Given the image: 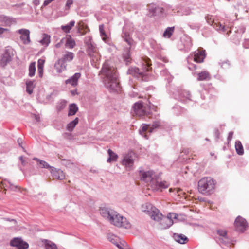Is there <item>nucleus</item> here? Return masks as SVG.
<instances>
[{
    "label": "nucleus",
    "instance_id": "41",
    "mask_svg": "<svg viewBox=\"0 0 249 249\" xmlns=\"http://www.w3.org/2000/svg\"><path fill=\"white\" fill-rule=\"evenodd\" d=\"M116 238L117 237L115 236L114 235H111L108 237V239L109 240V241L111 242L112 243L116 245V246L120 249H124L122 247V246L116 242Z\"/></svg>",
    "mask_w": 249,
    "mask_h": 249
},
{
    "label": "nucleus",
    "instance_id": "35",
    "mask_svg": "<svg viewBox=\"0 0 249 249\" xmlns=\"http://www.w3.org/2000/svg\"><path fill=\"white\" fill-rule=\"evenodd\" d=\"M151 204L146 203L142 206V211L148 214L155 208Z\"/></svg>",
    "mask_w": 249,
    "mask_h": 249
},
{
    "label": "nucleus",
    "instance_id": "22",
    "mask_svg": "<svg viewBox=\"0 0 249 249\" xmlns=\"http://www.w3.org/2000/svg\"><path fill=\"white\" fill-rule=\"evenodd\" d=\"M148 215L153 220L156 221H160L163 216L162 213L156 208H154Z\"/></svg>",
    "mask_w": 249,
    "mask_h": 249
},
{
    "label": "nucleus",
    "instance_id": "45",
    "mask_svg": "<svg viewBox=\"0 0 249 249\" xmlns=\"http://www.w3.org/2000/svg\"><path fill=\"white\" fill-rule=\"evenodd\" d=\"M217 234L222 237H226L227 235V232L225 230H218L217 231Z\"/></svg>",
    "mask_w": 249,
    "mask_h": 249
},
{
    "label": "nucleus",
    "instance_id": "25",
    "mask_svg": "<svg viewBox=\"0 0 249 249\" xmlns=\"http://www.w3.org/2000/svg\"><path fill=\"white\" fill-rule=\"evenodd\" d=\"M74 57V54L72 52H66V54H64L62 58L60 59L66 64L67 62L71 61Z\"/></svg>",
    "mask_w": 249,
    "mask_h": 249
},
{
    "label": "nucleus",
    "instance_id": "34",
    "mask_svg": "<svg viewBox=\"0 0 249 249\" xmlns=\"http://www.w3.org/2000/svg\"><path fill=\"white\" fill-rule=\"evenodd\" d=\"M107 152L109 155V158L107 160V162L110 163L112 161H116L118 158L117 155L110 149L108 150Z\"/></svg>",
    "mask_w": 249,
    "mask_h": 249
},
{
    "label": "nucleus",
    "instance_id": "33",
    "mask_svg": "<svg viewBox=\"0 0 249 249\" xmlns=\"http://www.w3.org/2000/svg\"><path fill=\"white\" fill-rule=\"evenodd\" d=\"M40 43L45 46H48L50 43V36L46 34H43Z\"/></svg>",
    "mask_w": 249,
    "mask_h": 249
},
{
    "label": "nucleus",
    "instance_id": "36",
    "mask_svg": "<svg viewBox=\"0 0 249 249\" xmlns=\"http://www.w3.org/2000/svg\"><path fill=\"white\" fill-rule=\"evenodd\" d=\"M75 21L72 20L70 22L66 25H62L61 26V29L65 33H69L71 29L74 26Z\"/></svg>",
    "mask_w": 249,
    "mask_h": 249
},
{
    "label": "nucleus",
    "instance_id": "18",
    "mask_svg": "<svg viewBox=\"0 0 249 249\" xmlns=\"http://www.w3.org/2000/svg\"><path fill=\"white\" fill-rule=\"evenodd\" d=\"M173 224V220L162 216V217L160 219V223H159L160 228L161 229H166L169 228Z\"/></svg>",
    "mask_w": 249,
    "mask_h": 249
},
{
    "label": "nucleus",
    "instance_id": "30",
    "mask_svg": "<svg viewBox=\"0 0 249 249\" xmlns=\"http://www.w3.org/2000/svg\"><path fill=\"white\" fill-rule=\"evenodd\" d=\"M197 80H208L210 79V75L208 72L204 71L198 74Z\"/></svg>",
    "mask_w": 249,
    "mask_h": 249
},
{
    "label": "nucleus",
    "instance_id": "10",
    "mask_svg": "<svg viewBox=\"0 0 249 249\" xmlns=\"http://www.w3.org/2000/svg\"><path fill=\"white\" fill-rule=\"evenodd\" d=\"M161 122L160 121L154 122L152 124H143L141 129L139 130V132L144 138L148 139L145 133L148 132L149 133H151L153 131L154 129L159 128Z\"/></svg>",
    "mask_w": 249,
    "mask_h": 249
},
{
    "label": "nucleus",
    "instance_id": "57",
    "mask_svg": "<svg viewBox=\"0 0 249 249\" xmlns=\"http://www.w3.org/2000/svg\"><path fill=\"white\" fill-rule=\"evenodd\" d=\"M26 91L29 94H31L33 93V89H31L30 87H26Z\"/></svg>",
    "mask_w": 249,
    "mask_h": 249
},
{
    "label": "nucleus",
    "instance_id": "9",
    "mask_svg": "<svg viewBox=\"0 0 249 249\" xmlns=\"http://www.w3.org/2000/svg\"><path fill=\"white\" fill-rule=\"evenodd\" d=\"M206 57L205 51L202 48L198 49L189 55L187 58V61L193 60L196 63H202Z\"/></svg>",
    "mask_w": 249,
    "mask_h": 249
},
{
    "label": "nucleus",
    "instance_id": "11",
    "mask_svg": "<svg viewBox=\"0 0 249 249\" xmlns=\"http://www.w3.org/2000/svg\"><path fill=\"white\" fill-rule=\"evenodd\" d=\"M13 56V50L11 48L6 49L2 56L0 60L1 66L4 67L8 63L11 62Z\"/></svg>",
    "mask_w": 249,
    "mask_h": 249
},
{
    "label": "nucleus",
    "instance_id": "21",
    "mask_svg": "<svg viewBox=\"0 0 249 249\" xmlns=\"http://www.w3.org/2000/svg\"><path fill=\"white\" fill-rule=\"evenodd\" d=\"M51 173L53 177L58 179L62 180L65 177L62 170L55 168L53 167L51 169Z\"/></svg>",
    "mask_w": 249,
    "mask_h": 249
},
{
    "label": "nucleus",
    "instance_id": "40",
    "mask_svg": "<svg viewBox=\"0 0 249 249\" xmlns=\"http://www.w3.org/2000/svg\"><path fill=\"white\" fill-rule=\"evenodd\" d=\"M99 29L100 33L101 36L102 37V39L104 41H106V39L107 38V35L104 30V26L103 24H101L99 25Z\"/></svg>",
    "mask_w": 249,
    "mask_h": 249
},
{
    "label": "nucleus",
    "instance_id": "42",
    "mask_svg": "<svg viewBox=\"0 0 249 249\" xmlns=\"http://www.w3.org/2000/svg\"><path fill=\"white\" fill-rule=\"evenodd\" d=\"M45 246L46 249H58L56 245L50 241H46Z\"/></svg>",
    "mask_w": 249,
    "mask_h": 249
},
{
    "label": "nucleus",
    "instance_id": "15",
    "mask_svg": "<svg viewBox=\"0 0 249 249\" xmlns=\"http://www.w3.org/2000/svg\"><path fill=\"white\" fill-rule=\"evenodd\" d=\"M18 33L21 35L20 37L24 44L27 45L30 43V31L28 29H21L18 30Z\"/></svg>",
    "mask_w": 249,
    "mask_h": 249
},
{
    "label": "nucleus",
    "instance_id": "13",
    "mask_svg": "<svg viewBox=\"0 0 249 249\" xmlns=\"http://www.w3.org/2000/svg\"><path fill=\"white\" fill-rule=\"evenodd\" d=\"M206 19H207V21L208 23L211 25H212L213 27V28L217 31H219L222 33L227 32L226 34L228 35H229V33L231 32L230 30H229L228 31V29H229L228 27H226L224 25H223L222 24H221L220 23H219V22L215 23L213 21V20L212 19H209V18H207Z\"/></svg>",
    "mask_w": 249,
    "mask_h": 249
},
{
    "label": "nucleus",
    "instance_id": "8",
    "mask_svg": "<svg viewBox=\"0 0 249 249\" xmlns=\"http://www.w3.org/2000/svg\"><path fill=\"white\" fill-rule=\"evenodd\" d=\"M85 41L87 46L88 55L92 58L93 62L98 61L100 59V56L94 45L91 42V38L90 36L87 37Z\"/></svg>",
    "mask_w": 249,
    "mask_h": 249
},
{
    "label": "nucleus",
    "instance_id": "7",
    "mask_svg": "<svg viewBox=\"0 0 249 249\" xmlns=\"http://www.w3.org/2000/svg\"><path fill=\"white\" fill-rule=\"evenodd\" d=\"M134 114L139 116L148 115L150 112V106L147 104L144 105L142 102L135 103L133 106Z\"/></svg>",
    "mask_w": 249,
    "mask_h": 249
},
{
    "label": "nucleus",
    "instance_id": "29",
    "mask_svg": "<svg viewBox=\"0 0 249 249\" xmlns=\"http://www.w3.org/2000/svg\"><path fill=\"white\" fill-rule=\"evenodd\" d=\"M79 122L78 118H75L73 121L70 122L67 125L66 127V129L68 131L70 132H71L76 125Z\"/></svg>",
    "mask_w": 249,
    "mask_h": 249
},
{
    "label": "nucleus",
    "instance_id": "48",
    "mask_svg": "<svg viewBox=\"0 0 249 249\" xmlns=\"http://www.w3.org/2000/svg\"><path fill=\"white\" fill-rule=\"evenodd\" d=\"M219 65H221V67L224 69H227L230 66V63L228 61H223L221 63H219Z\"/></svg>",
    "mask_w": 249,
    "mask_h": 249
},
{
    "label": "nucleus",
    "instance_id": "14",
    "mask_svg": "<svg viewBox=\"0 0 249 249\" xmlns=\"http://www.w3.org/2000/svg\"><path fill=\"white\" fill-rule=\"evenodd\" d=\"M10 245L13 247H17L18 249H27L29 247V245L27 242L18 237L14 238L11 240Z\"/></svg>",
    "mask_w": 249,
    "mask_h": 249
},
{
    "label": "nucleus",
    "instance_id": "16",
    "mask_svg": "<svg viewBox=\"0 0 249 249\" xmlns=\"http://www.w3.org/2000/svg\"><path fill=\"white\" fill-rule=\"evenodd\" d=\"M178 99L181 102L187 103L188 101H191V95L189 91L182 89L178 91Z\"/></svg>",
    "mask_w": 249,
    "mask_h": 249
},
{
    "label": "nucleus",
    "instance_id": "3",
    "mask_svg": "<svg viewBox=\"0 0 249 249\" xmlns=\"http://www.w3.org/2000/svg\"><path fill=\"white\" fill-rule=\"evenodd\" d=\"M153 172L151 170L147 171H140V176L141 180L149 182L148 186L153 191H158L168 187L169 184L166 181H159L153 177Z\"/></svg>",
    "mask_w": 249,
    "mask_h": 249
},
{
    "label": "nucleus",
    "instance_id": "6",
    "mask_svg": "<svg viewBox=\"0 0 249 249\" xmlns=\"http://www.w3.org/2000/svg\"><path fill=\"white\" fill-rule=\"evenodd\" d=\"M134 29L127 25H125L122 29L121 37L128 45L130 48H133L136 46V42L133 38Z\"/></svg>",
    "mask_w": 249,
    "mask_h": 249
},
{
    "label": "nucleus",
    "instance_id": "46",
    "mask_svg": "<svg viewBox=\"0 0 249 249\" xmlns=\"http://www.w3.org/2000/svg\"><path fill=\"white\" fill-rule=\"evenodd\" d=\"M178 216V215L174 213H170L168 214L167 216H166V218H168L169 219L171 220H173V219H177Z\"/></svg>",
    "mask_w": 249,
    "mask_h": 249
},
{
    "label": "nucleus",
    "instance_id": "59",
    "mask_svg": "<svg viewBox=\"0 0 249 249\" xmlns=\"http://www.w3.org/2000/svg\"><path fill=\"white\" fill-rule=\"evenodd\" d=\"M18 142L19 144V145L23 149H24V148L21 145V144L22 143V139H18Z\"/></svg>",
    "mask_w": 249,
    "mask_h": 249
},
{
    "label": "nucleus",
    "instance_id": "47",
    "mask_svg": "<svg viewBox=\"0 0 249 249\" xmlns=\"http://www.w3.org/2000/svg\"><path fill=\"white\" fill-rule=\"evenodd\" d=\"M73 0H67L65 4V10H68L70 9L71 5L73 4Z\"/></svg>",
    "mask_w": 249,
    "mask_h": 249
},
{
    "label": "nucleus",
    "instance_id": "63",
    "mask_svg": "<svg viewBox=\"0 0 249 249\" xmlns=\"http://www.w3.org/2000/svg\"><path fill=\"white\" fill-rule=\"evenodd\" d=\"M33 160H36V161L40 163V161L41 160L38 159L37 158H34Z\"/></svg>",
    "mask_w": 249,
    "mask_h": 249
},
{
    "label": "nucleus",
    "instance_id": "23",
    "mask_svg": "<svg viewBox=\"0 0 249 249\" xmlns=\"http://www.w3.org/2000/svg\"><path fill=\"white\" fill-rule=\"evenodd\" d=\"M173 238L176 242L182 244H185L189 241L188 238L182 234L174 233Z\"/></svg>",
    "mask_w": 249,
    "mask_h": 249
},
{
    "label": "nucleus",
    "instance_id": "39",
    "mask_svg": "<svg viewBox=\"0 0 249 249\" xmlns=\"http://www.w3.org/2000/svg\"><path fill=\"white\" fill-rule=\"evenodd\" d=\"M174 31V27H167L163 33V36L165 37L170 38Z\"/></svg>",
    "mask_w": 249,
    "mask_h": 249
},
{
    "label": "nucleus",
    "instance_id": "43",
    "mask_svg": "<svg viewBox=\"0 0 249 249\" xmlns=\"http://www.w3.org/2000/svg\"><path fill=\"white\" fill-rule=\"evenodd\" d=\"M42 168H47V169H52L53 167L51 166L48 163L44 160H40L39 163Z\"/></svg>",
    "mask_w": 249,
    "mask_h": 249
},
{
    "label": "nucleus",
    "instance_id": "12",
    "mask_svg": "<svg viewBox=\"0 0 249 249\" xmlns=\"http://www.w3.org/2000/svg\"><path fill=\"white\" fill-rule=\"evenodd\" d=\"M234 225L237 231L243 232L247 228V223L245 219L238 216L235 220Z\"/></svg>",
    "mask_w": 249,
    "mask_h": 249
},
{
    "label": "nucleus",
    "instance_id": "32",
    "mask_svg": "<svg viewBox=\"0 0 249 249\" xmlns=\"http://www.w3.org/2000/svg\"><path fill=\"white\" fill-rule=\"evenodd\" d=\"M235 147L237 153L239 155H242L244 154V149L242 144L240 141H236L235 143Z\"/></svg>",
    "mask_w": 249,
    "mask_h": 249
},
{
    "label": "nucleus",
    "instance_id": "31",
    "mask_svg": "<svg viewBox=\"0 0 249 249\" xmlns=\"http://www.w3.org/2000/svg\"><path fill=\"white\" fill-rule=\"evenodd\" d=\"M65 46L66 47L70 49H72L75 46V42L74 40L72 39L70 35L67 37Z\"/></svg>",
    "mask_w": 249,
    "mask_h": 249
},
{
    "label": "nucleus",
    "instance_id": "24",
    "mask_svg": "<svg viewBox=\"0 0 249 249\" xmlns=\"http://www.w3.org/2000/svg\"><path fill=\"white\" fill-rule=\"evenodd\" d=\"M54 67L57 72L61 73L66 70L67 64L59 59L55 62Z\"/></svg>",
    "mask_w": 249,
    "mask_h": 249
},
{
    "label": "nucleus",
    "instance_id": "26",
    "mask_svg": "<svg viewBox=\"0 0 249 249\" xmlns=\"http://www.w3.org/2000/svg\"><path fill=\"white\" fill-rule=\"evenodd\" d=\"M45 63V60L39 59L37 62V71L38 74L40 77H42L43 73V66Z\"/></svg>",
    "mask_w": 249,
    "mask_h": 249
},
{
    "label": "nucleus",
    "instance_id": "19",
    "mask_svg": "<svg viewBox=\"0 0 249 249\" xmlns=\"http://www.w3.org/2000/svg\"><path fill=\"white\" fill-rule=\"evenodd\" d=\"M132 154V153H130L125 155L122 160V164L127 168H131L133 165L134 159Z\"/></svg>",
    "mask_w": 249,
    "mask_h": 249
},
{
    "label": "nucleus",
    "instance_id": "53",
    "mask_svg": "<svg viewBox=\"0 0 249 249\" xmlns=\"http://www.w3.org/2000/svg\"><path fill=\"white\" fill-rule=\"evenodd\" d=\"M233 132L231 131V132H229V135H228V137L227 138V140L229 142L231 140L232 137H233Z\"/></svg>",
    "mask_w": 249,
    "mask_h": 249
},
{
    "label": "nucleus",
    "instance_id": "28",
    "mask_svg": "<svg viewBox=\"0 0 249 249\" xmlns=\"http://www.w3.org/2000/svg\"><path fill=\"white\" fill-rule=\"evenodd\" d=\"M131 48H127L123 53V58L126 64H128L131 61L130 50Z\"/></svg>",
    "mask_w": 249,
    "mask_h": 249
},
{
    "label": "nucleus",
    "instance_id": "62",
    "mask_svg": "<svg viewBox=\"0 0 249 249\" xmlns=\"http://www.w3.org/2000/svg\"><path fill=\"white\" fill-rule=\"evenodd\" d=\"M71 94L73 96H74V95H76V94H78V93H77V90H71Z\"/></svg>",
    "mask_w": 249,
    "mask_h": 249
},
{
    "label": "nucleus",
    "instance_id": "54",
    "mask_svg": "<svg viewBox=\"0 0 249 249\" xmlns=\"http://www.w3.org/2000/svg\"><path fill=\"white\" fill-rule=\"evenodd\" d=\"M54 0H45L44 1L42 6L45 7V6L48 5L49 4H50L51 2H52Z\"/></svg>",
    "mask_w": 249,
    "mask_h": 249
},
{
    "label": "nucleus",
    "instance_id": "56",
    "mask_svg": "<svg viewBox=\"0 0 249 249\" xmlns=\"http://www.w3.org/2000/svg\"><path fill=\"white\" fill-rule=\"evenodd\" d=\"M19 159L21 161V164H22V165L25 166L26 162V161L24 160L23 157L22 156H21L19 157Z\"/></svg>",
    "mask_w": 249,
    "mask_h": 249
},
{
    "label": "nucleus",
    "instance_id": "52",
    "mask_svg": "<svg viewBox=\"0 0 249 249\" xmlns=\"http://www.w3.org/2000/svg\"><path fill=\"white\" fill-rule=\"evenodd\" d=\"M62 164L66 166L70 165L71 163L69 160H67L66 159H62Z\"/></svg>",
    "mask_w": 249,
    "mask_h": 249
},
{
    "label": "nucleus",
    "instance_id": "55",
    "mask_svg": "<svg viewBox=\"0 0 249 249\" xmlns=\"http://www.w3.org/2000/svg\"><path fill=\"white\" fill-rule=\"evenodd\" d=\"M243 46L246 48H249V39H247L245 42L243 43Z\"/></svg>",
    "mask_w": 249,
    "mask_h": 249
},
{
    "label": "nucleus",
    "instance_id": "64",
    "mask_svg": "<svg viewBox=\"0 0 249 249\" xmlns=\"http://www.w3.org/2000/svg\"><path fill=\"white\" fill-rule=\"evenodd\" d=\"M55 46L57 48H59L60 46V43H58L57 44H56Z\"/></svg>",
    "mask_w": 249,
    "mask_h": 249
},
{
    "label": "nucleus",
    "instance_id": "58",
    "mask_svg": "<svg viewBox=\"0 0 249 249\" xmlns=\"http://www.w3.org/2000/svg\"><path fill=\"white\" fill-rule=\"evenodd\" d=\"M7 181V180L6 179H5L4 180H2L1 182V184L2 185V187H3V188H5V187H8V185L7 184L5 183L4 181Z\"/></svg>",
    "mask_w": 249,
    "mask_h": 249
},
{
    "label": "nucleus",
    "instance_id": "60",
    "mask_svg": "<svg viewBox=\"0 0 249 249\" xmlns=\"http://www.w3.org/2000/svg\"><path fill=\"white\" fill-rule=\"evenodd\" d=\"M39 0H34L33 3L35 5L37 6L39 4Z\"/></svg>",
    "mask_w": 249,
    "mask_h": 249
},
{
    "label": "nucleus",
    "instance_id": "51",
    "mask_svg": "<svg viewBox=\"0 0 249 249\" xmlns=\"http://www.w3.org/2000/svg\"><path fill=\"white\" fill-rule=\"evenodd\" d=\"M34 82L33 81H27L26 83V87H30L31 89H33L34 87Z\"/></svg>",
    "mask_w": 249,
    "mask_h": 249
},
{
    "label": "nucleus",
    "instance_id": "49",
    "mask_svg": "<svg viewBox=\"0 0 249 249\" xmlns=\"http://www.w3.org/2000/svg\"><path fill=\"white\" fill-rule=\"evenodd\" d=\"M7 182H8V184L9 185V187L11 190H12L13 191H16L17 189H18V186L14 185L9 181H7Z\"/></svg>",
    "mask_w": 249,
    "mask_h": 249
},
{
    "label": "nucleus",
    "instance_id": "4",
    "mask_svg": "<svg viewBox=\"0 0 249 249\" xmlns=\"http://www.w3.org/2000/svg\"><path fill=\"white\" fill-rule=\"evenodd\" d=\"M215 186V182L213 178L204 177L198 182V190L200 193L209 195L214 192Z\"/></svg>",
    "mask_w": 249,
    "mask_h": 249
},
{
    "label": "nucleus",
    "instance_id": "1",
    "mask_svg": "<svg viewBox=\"0 0 249 249\" xmlns=\"http://www.w3.org/2000/svg\"><path fill=\"white\" fill-rule=\"evenodd\" d=\"M101 72L103 75V82L110 92H118L120 90L118 75L115 69L106 62L103 65Z\"/></svg>",
    "mask_w": 249,
    "mask_h": 249
},
{
    "label": "nucleus",
    "instance_id": "44",
    "mask_svg": "<svg viewBox=\"0 0 249 249\" xmlns=\"http://www.w3.org/2000/svg\"><path fill=\"white\" fill-rule=\"evenodd\" d=\"M66 106V102L65 101H62L57 106V109L58 111H61Z\"/></svg>",
    "mask_w": 249,
    "mask_h": 249
},
{
    "label": "nucleus",
    "instance_id": "20",
    "mask_svg": "<svg viewBox=\"0 0 249 249\" xmlns=\"http://www.w3.org/2000/svg\"><path fill=\"white\" fill-rule=\"evenodd\" d=\"M81 73L79 72L75 73L73 76L70 77L65 81L66 84H70L73 87L77 85L78 80L81 77Z\"/></svg>",
    "mask_w": 249,
    "mask_h": 249
},
{
    "label": "nucleus",
    "instance_id": "27",
    "mask_svg": "<svg viewBox=\"0 0 249 249\" xmlns=\"http://www.w3.org/2000/svg\"><path fill=\"white\" fill-rule=\"evenodd\" d=\"M78 110V107L76 104L73 103L69 105V112L68 115L71 116L75 115Z\"/></svg>",
    "mask_w": 249,
    "mask_h": 249
},
{
    "label": "nucleus",
    "instance_id": "37",
    "mask_svg": "<svg viewBox=\"0 0 249 249\" xmlns=\"http://www.w3.org/2000/svg\"><path fill=\"white\" fill-rule=\"evenodd\" d=\"M184 45V49L185 52H188L192 46V43L191 39L189 37H186L185 39V41L183 42Z\"/></svg>",
    "mask_w": 249,
    "mask_h": 249
},
{
    "label": "nucleus",
    "instance_id": "2",
    "mask_svg": "<svg viewBox=\"0 0 249 249\" xmlns=\"http://www.w3.org/2000/svg\"><path fill=\"white\" fill-rule=\"evenodd\" d=\"M101 215L108 220L112 224L126 229L130 227V224L125 217L119 214L117 212L108 208L103 207L100 209Z\"/></svg>",
    "mask_w": 249,
    "mask_h": 249
},
{
    "label": "nucleus",
    "instance_id": "17",
    "mask_svg": "<svg viewBox=\"0 0 249 249\" xmlns=\"http://www.w3.org/2000/svg\"><path fill=\"white\" fill-rule=\"evenodd\" d=\"M148 8L152 16L159 15L162 14L164 9L163 8L157 6L155 4L151 3L148 5Z\"/></svg>",
    "mask_w": 249,
    "mask_h": 249
},
{
    "label": "nucleus",
    "instance_id": "50",
    "mask_svg": "<svg viewBox=\"0 0 249 249\" xmlns=\"http://www.w3.org/2000/svg\"><path fill=\"white\" fill-rule=\"evenodd\" d=\"M191 61H190L189 62H187L188 63V68L190 70H195L196 69V66L195 64H192L190 63Z\"/></svg>",
    "mask_w": 249,
    "mask_h": 249
},
{
    "label": "nucleus",
    "instance_id": "38",
    "mask_svg": "<svg viewBox=\"0 0 249 249\" xmlns=\"http://www.w3.org/2000/svg\"><path fill=\"white\" fill-rule=\"evenodd\" d=\"M36 72V62H33L30 63L29 66V76L33 77Z\"/></svg>",
    "mask_w": 249,
    "mask_h": 249
},
{
    "label": "nucleus",
    "instance_id": "5",
    "mask_svg": "<svg viewBox=\"0 0 249 249\" xmlns=\"http://www.w3.org/2000/svg\"><path fill=\"white\" fill-rule=\"evenodd\" d=\"M151 65L150 60L147 58L144 62L142 71H140L139 68L136 67H132L128 69L127 73L138 78H141L142 80H145V76H146L145 72L149 71L151 69Z\"/></svg>",
    "mask_w": 249,
    "mask_h": 249
},
{
    "label": "nucleus",
    "instance_id": "61",
    "mask_svg": "<svg viewBox=\"0 0 249 249\" xmlns=\"http://www.w3.org/2000/svg\"><path fill=\"white\" fill-rule=\"evenodd\" d=\"M8 30L5 28L0 27V34H3L4 31H7Z\"/></svg>",
    "mask_w": 249,
    "mask_h": 249
}]
</instances>
